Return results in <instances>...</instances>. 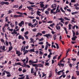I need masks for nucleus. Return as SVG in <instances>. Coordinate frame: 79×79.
I'll list each match as a JSON object with an SVG mask.
<instances>
[{"mask_svg": "<svg viewBox=\"0 0 79 79\" xmlns=\"http://www.w3.org/2000/svg\"><path fill=\"white\" fill-rule=\"evenodd\" d=\"M3 52H4L5 51H6V50H5V46H3L2 47V48Z\"/></svg>", "mask_w": 79, "mask_h": 79, "instance_id": "obj_10", "label": "nucleus"}, {"mask_svg": "<svg viewBox=\"0 0 79 79\" xmlns=\"http://www.w3.org/2000/svg\"><path fill=\"white\" fill-rule=\"evenodd\" d=\"M55 45L56 46L57 49H58V48H59V46H58V44L57 43H56Z\"/></svg>", "mask_w": 79, "mask_h": 79, "instance_id": "obj_21", "label": "nucleus"}, {"mask_svg": "<svg viewBox=\"0 0 79 79\" xmlns=\"http://www.w3.org/2000/svg\"><path fill=\"white\" fill-rule=\"evenodd\" d=\"M0 4H1V5L2 6H3V5H4V2H3V1H2V2H1L0 3Z\"/></svg>", "mask_w": 79, "mask_h": 79, "instance_id": "obj_27", "label": "nucleus"}, {"mask_svg": "<svg viewBox=\"0 0 79 79\" xmlns=\"http://www.w3.org/2000/svg\"><path fill=\"white\" fill-rule=\"evenodd\" d=\"M7 37H8V35H6V33L5 34V37L6 38V40H8V38H7Z\"/></svg>", "mask_w": 79, "mask_h": 79, "instance_id": "obj_33", "label": "nucleus"}, {"mask_svg": "<svg viewBox=\"0 0 79 79\" xmlns=\"http://www.w3.org/2000/svg\"><path fill=\"white\" fill-rule=\"evenodd\" d=\"M55 26L54 23H53L52 24L50 25V27H52V26Z\"/></svg>", "mask_w": 79, "mask_h": 79, "instance_id": "obj_37", "label": "nucleus"}, {"mask_svg": "<svg viewBox=\"0 0 79 79\" xmlns=\"http://www.w3.org/2000/svg\"><path fill=\"white\" fill-rule=\"evenodd\" d=\"M52 73H50V75L49 76V77H52Z\"/></svg>", "mask_w": 79, "mask_h": 79, "instance_id": "obj_39", "label": "nucleus"}, {"mask_svg": "<svg viewBox=\"0 0 79 79\" xmlns=\"http://www.w3.org/2000/svg\"><path fill=\"white\" fill-rule=\"evenodd\" d=\"M76 74H77V76L79 75V71H76Z\"/></svg>", "mask_w": 79, "mask_h": 79, "instance_id": "obj_34", "label": "nucleus"}, {"mask_svg": "<svg viewBox=\"0 0 79 79\" xmlns=\"http://www.w3.org/2000/svg\"><path fill=\"white\" fill-rule=\"evenodd\" d=\"M72 40L73 41H75L76 40V38L75 37H73L72 38Z\"/></svg>", "mask_w": 79, "mask_h": 79, "instance_id": "obj_25", "label": "nucleus"}, {"mask_svg": "<svg viewBox=\"0 0 79 79\" xmlns=\"http://www.w3.org/2000/svg\"><path fill=\"white\" fill-rule=\"evenodd\" d=\"M28 18H30V19H33L34 18V17L28 16Z\"/></svg>", "mask_w": 79, "mask_h": 79, "instance_id": "obj_31", "label": "nucleus"}, {"mask_svg": "<svg viewBox=\"0 0 79 79\" xmlns=\"http://www.w3.org/2000/svg\"><path fill=\"white\" fill-rule=\"evenodd\" d=\"M40 13H41L39 11H37V13L36 14L37 15H39V14H40Z\"/></svg>", "mask_w": 79, "mask_h": 79, "instance_id": "obj_41", "label": "nucleus"}, {"mask_svg": "<svg viewBox=\"0 0 79 79\" xmlns=\"http://www.w3.org/2000/svg\"><path fill=\"white\" fill-rule=\"evenodd\" d=\"M40 34V33H38L37 34V35L35 36V37H38V36Z\"/></svg>", "mask_w": 79, "mask_h": 79, "instance_id": "obj_42", "label": "nucleus"}, {"mask_svg": "<svg viewBox=\"0 0 79 79\" xmlns=\"http://www.w3.org/2000/svg\"><path fill=\"white\" fill-rule=\"evenodd\" d=\"M14 18H17V17H18V15H15L14 16Z\"/></svg>", "mask_w": 79, "mask_h": 79, "instance_id": "obj_52", "label": "nucleus"}, {"mask_svg": "<svg viewBox=\"0 0 79 79\" xmlns=\"http://www.w3.org/2000/svg\"><path fill=\"white\" fill-rule=\"evenodd\" d=\"M24 36L25 37L26 39H29V38H28V36H27V35H24Z\"/></svg>", "mask_w": 79, "mask_h": 79, "instance_id": "obj_35", "label": "nucleus"}, {"mask_svg": "<svg viewBox=\"0 0 79 79\" xmlns=\"http://www.w3.org/2000/svg\"><path fill=\"white\" fill-rule=\"evenodd\" d=\"M48 23H53V21H50L48 22Z\"/></svg>", "mask_w": 79, "mask_h": 79, "instance_id": "obj_38", "label": "nucleus"}, {"mask_svg": "<svg viewBox=\"0 0 79 79\" xmlns=\"http://www.w3.org/2000/svg\"><path fill=\"white\" fill-rule=\"evenodd\" d=\"M56 27L57 30H60V29H61V27L60 26H56Z\"/></svg>", "mask_w": 79, "mask_h": 79, "instance_id": "obj_8", "label": "nucleus"}, {"mask_svg": "<svg viewBox=\"0 0 79 79\" xmlns=\"http://www.w3.org/2000/svg\"><path fill=\"white\" fill-rule=\"evenodd\" d=\"M28 52H29V50H25V52L23 53V55H25V54H26V53H27Z\"/></svg>", "mask_w": 79, "mask_h": 79, "instance_id": "obj_15", "label": "nucleus"}, {"mask_svg": "<svg viewBox=\"0 0 79 79\" xmlns=\"http://www.w3.org/2000/svg\"><path fill=\"white\" fill-rule=\"evenodd\" d=\"M8 30L9 31H11V32H13V29H9Z\"/></svg>", "mask_w": 79, "mask_h": 79, "instance_id": "obj_49", "label": "nucleus"}, {"mask_svg": "<svg viewBox=\"0 0 79 79\" xmlns=\"http://www.w3.org/2000/svg\"><path fill=\"white\" fill-rule=\"evenodd\" d=\"M19 39H22V40H24V38L22 37V36L21 35H19L18 37Z\"/></svg>", "mask_w": 79, "mask_h": 79, "instance_id": "obj_4", "label": "nucleus"}, {"mask_svg": "<svg viewBox=\"0 0 79 79\" xmlns=\"http://www.w3.org/2000/svg\"><path fill=\"white\" fill-rule=\"evenodd\" d=\"M71 26H72L71 25V24H69V30H70V29H71Z\"/></svg>", "mask_w": 79, "mask_h": 79, "instance_id": "obj_16", "label": "nucleus"}, {"mask_svg": "<svg viewBox=\"0 0 79 79\" xmlns=\"http://www.w3.org/2000/svg\"><path fill=\"white\" fill-rule=\"evenodd\" d=\"M69 64L70 68H72V67H73V66L72 65V64Z\"/></svg>", "mask_w": 79, "mask_h": 79, "instance_id": "obj_48", "label": "nucleus"}, {"mask_svg": "<svg viewBox=\"0 0 79 79\" xmlns=\"http://www.w3.org/2000/svg\"><path fill=\"white\" fill-rule=\"evenodd\" d=\"M56 34H55L53 36V38L54 40H56Z\"/></svg>", "mask_w": 79, "mask_h": 79, "instance_id": "obj_7", "label": "nucleus"}, {"mask_svg": "<svg viewBox=\"0 0 79 79\" xmlns=\"http://www.w3.org/2000/svg\"><path fill=\"white\" fill-rule=\"evenodd\" d=\"M25 34V35H27L28 34H29V32H28V31H27L26 32H25L24 33Z\"/></svg>", "mask_w": 79, "mask_h": 79, "instance_id": "obj_28", "label": "nucleus"}, {"mask_svg": "<svg viewBox=\"0 0 79 79\" xmlns=\"http://www.w3.org/2000/svg\"><path fill=\"white\" fill-rule=\"evenodd\" d=\"M29 3H30V4H31V5H34V3L32 2H30Z\"/></svg>", "mask_w": 79, "mask_h": 79, "instance_id": "obj_54", "label": "nucleus"}, {"mask_svg": "<svg viewBox=\"0 0 79 79\" xmlns=\"http://www.w3.org/2000/svg\"><path fill=\"white\" fill-rule=\"evenodd\" d=\"M4 4H5V5H9V3L8 2H4Z\"/></svg>", "mask_w": 79, "mask_h": 79, "instance_id": "obj_30", "label": "nucleus"}, {"mask_svg": "<svg viewBox=\"0 0 79 79\" xmlns=\"http://www.w3.org/2000/svg\"><path fill=\"white\" fill-rule=\"evenodd\" d=\"M23 73H26V70H25V69H23Z\"/></svg>", "mask_w": 79, "mask_h": 79, "instance_id": "obj_60", "label": "nucleus"}, {"mask_svg": "<svg viewBox=\"0 0 79 79\" xmlns=\"http://www.w3.org/2000/svg\"><path fill=\"white\" fill-rule=\"evenodd\" d=\"M3 72H5V73H6V74H10V73L9 72L6 71V70L4 71Z\"/></svg>", "mask_w": 79, "mask_h": 79, "instance_id": "obj_14", "label": "nucleus"}, {"mask_svg": "<svg viewBox=\"0 0 79 79\" xmlns=\"http://www.w3.org/2000/svg\"><path fill=\"white\" fill-rule=\"evenodd\" d=\"M60 65L62 66V67H63V66H64V64H62L61 63H60Z\"/></svg>", "mask_w": 79, "mask_h": 79, "instance_id": "obj_58", "label": "nucleus"}, {"mask_svg": "<svg viewBox=\"0 0 79 79\" xmlns=\"http://www.w3.org/2000/svg\"><path fill=\"white\" fill-rule=\"evenodd\" d=\"M43 44L44 43L42 42L39 43V44H40V45H43Z\"/></svg>", "mask_w": 79, "mask_h": 79, "instance_id": "obj_45", "label": "nucleus"}, {"mask_svg": "<svg viewBox=\"0 0 79 79\" xmlns=\"http://www.w3.org/2000/svg\"><path fill=\"white\" fill-rule=\"evenodd\" d=\"M58 13V11H56V12H54V13H53V15H56V13Z\"/></svg>", "mask_w": 79, "mask_h": 79, "instance_id": "obj_51", "label": "nucleus"}, {"mask_svg": "<svg viewBox=\"0 0 79 79\" xmlns=\"http://www.w3.org/2000/svg\"><path fill=\"white\" fill-rule=\"evenodd\" d=\"M24 21H22L20 23H19L18 25L20 26V27H21V26H22V25H24Z\"/></svg>", "mask_w": 79, "mask_h": 79, "instance_id": "obj_1", "label": "nucleus"}, {"mask_svg": "<svg viewBox=\"0 0 79 79\" xmlns=\"http://www.w3.org/2000/svg\"><path fill=\"white\" fill-rule=\"evenodd\" d=\"M72 60H73V61H76V59L72 58Z\"/></svg>", "mask_w": 79, "mask_h": 79, "instance_id": "obj_57", "label": "nucleus"}, {"mask_svg": "<svg viewBox=\"0 0 79 79\" xmlns=\"http://www.w3.org/2000/svg\"><path fill=\"white\" fill-rule=\"evenodd\" d=\"M48 37H50V34H46V37L48 38Z\"/></svg>", "mask_w": 79, "mask_h": 79, "instance_id": "obj_26", "label": "nucleus"}, {"mask_svg": "<svg viewBox=\"0 0 79 79\" xmlns=\"http://www.w3.org/2000/svg\"><path fill=\"white\" fill-rule=\"evenodd\" d=\"M37 67H40V68H43L44 67V65L41 64H37Z\"/></svg>", "mask_w": 79, "mask_h": 79, "instance_id": "obj_5", "label": "nucleus"}, {"mask_svg": "<svg viewBox=\"0 0 79 79\" xmlns=\"http://www.w3.org/2000/svg\"><path fill=\"white\" fill-rule=\"evenodd\" d=\"M1 41L2 42V43H4V44L5 45V41L4 40H3V39H1Z\"/></svg>", "mask_w": 79, "mask_h": 79, "instance_id": "obj_13", "label": "nucleus"}, {"mask_svg": "<svg viewBox=\"0 0 79 79\" xmlns=\"http://www.w3.org/2000/svg\"><path fill=\"white\" fill-rule=\"evenodd\" d=\"M8 12H9L8 13V14H10V13H11L12 12V11H11V10H9Z\"/></svg>", "mask_w": 79, "mask_h": 79, "instance_id": "obj_53", "label": "nucleus"}, {"mask_svg": "<svg viewBox=\"0 0 79 79\" xmlns=\"http://www.w3.org/2000/svg\"><path fill=\"white\" fill-rule=\"evenodd\" d=\"M64 19L65 20H67V21H69L70 19H68L67 17H64Z\"/></svg>", "mask_w": 79, "mask_h": 79, "instance_id": "obj_17", "label": "nucleus"}, {"mask_svg": "<svg viewBox=\"0 0 79 79\" xmlns=\"http://www.w3.org/2000/svg\"><path fill=\"white\" fill-rule=\"evenodd\" d=\"M38 40H39V42H41V41H43V40H44V38H42L41 39H38Z\"/></svg>", "mask_w": 79, "mask_h": 79, "instance_id": "obj_20", "label": "nucleus"}, {"mask_svg": "<svg viewBox=\"0 0 79 79\" xmlns=\"http://www.w3.org/2000/svg\"><path fill=\"white\" fill-rule=\"evenodd\" d=\"M38 67H36L35 68V69H36V72H37V71H38V70H39L38 68H37Z\"/></svg>", "mask_w": 79, "mask_h": 79, "instance_id": "obj_50", "label": "nucleus"}, {"mask_svg": "<svg viewBox=\"0 0 79 79\" xmlns=\"http://www.w3.org/2000/svg\"><path fill=\"white\" fill-rule=\"evenodd\" d=\"M45 13L47 15H49V12H48V11H46L45 12Z\"/></svg>", "mask_w": 79, "mask_h": 79, "instance_id": "obj_24", "label": "nucleus"}, {"mask_svg": "<svg viewBox=\"0 0 79 79\" xmlns=\"http://www.w3.org/2000/svg\"><path fill=\"white\" fill-rule=\"evenodd\" d=\"M22 54V53L21 52L20 53H19V54H18V56H19L21 55Z\"/></svg>", "mask_w": 79, "mask_h": 79, "instance_id": "obj_61", "label": "nucleus"}, {"mask_svg": "<svg viewBox=\"0 0 79 79\" xmlns=\"http://www.w3.org/2000/svg\"><path fill=\"white\" fill-rule=\"evenodd\" d=\"M25 66H27V68H29L31 67L30 65L27 64L25 65L24 67H25Z\"/></svg>", "mask_w": 79, "mask_h": 79, "instance_id": "obj_29", "label": "nucleus"}, {"mask_svg": "<svg viewBox=\"0 0 79 79\" xmlns=\"http://www.w3.org/2000/svg\"><path fill=\"white\" fill-rule=\"evenodd\" d=\"M16 64L17 65H19L20 66H21V63L20 62H18V63H16Z\"/></svg>", "mask_w": 79, "mask_h": 79, "instance_id": "obj_32", "label": "nucleus"}, {"mask_svg": "<svg viewBox=\"0 0 79 79\" xmlns=\"http://www.w3.org/2000/svg\"><path fill=\"white\" fill-rule=\"evenodd\" d=\"M8 18V17L7 16L5 18V21L6 22H7L8 21H9V20L7 18Z\"/></svg>", "mask_w": 79, "mask_h": 79, "instance_id": "obj_12", "label": "nucleus"}, {"mask_svg": "<svg viewBox=\"0 0 79 79\" xmlns=\"http://www.w3.org/2000/svg\"><path fill=\"white\" fill-rule=\"evenodd\" d=\"M64 71V70L63 69L62 70H61L60 71H59L57 72V74H58V75H60V74H61V73H63V72Z\"/></svg>", "mask_w": 79, "mask_h": 79, "instance_id": "obj_3", "label": "nucleus"}, {"mask_svg": "<svg viewBox=\"0 0 79 79\" xmlns=\"http://www.w3.org/2000/svg\"><path fill=\"white\" fill-rule=\"evenodd\" d=\"M60 10L61 11H62V12L64 13H65V11L63 10V8H62V7L60 8Z\"/></svg>", "mask_w": 79, "mask_h": 79, "instance_id": "obj_23", "label": "nucleus"}, {"mask_svg": "<svg viewBox=\"0 0 79 79\" xmlns=\"http://www.w3.org/2000/svg\"><path fill=\"white\" fill-rule=\"evenodd\" d=\"M12 49H13V47L11 46L10 47H9V51H11Z\"/></svg>", "mask_w": 79, "mask_h": 79, "instance_id": "obj_22", "label": "nucleus"}, {"mask_svg": "<svg viewBox=\"0 0 79 79\" xmlns=\"http://www.w3.org/2000/svg\"><path fill=\"white\" fill-rule=\"evenodd\" d=\"M14 6H15V8H18L19 7L18 6L16 5Z\"/></svg>", "mask_w": 79, "mask_h": 79, "instance_id": "obj_62", "label": "nucleus"}, {"mask_svg": "<svg viewBox=\"0 0 79 79\" xmlns=\"http://www.w3.org/2000/svg\"><path fill=\"white\" fill-rule=\"evenodd\" d=\"M45 66H48V64H49V63H48L45 62Z\"/></svg>", "mask_w": 79, "mask_h": 79, "instance_id": "obj_46", "label": "nucleus"}, {"mask_svg": "<svg viewBox=\"0 0 79 79\" xmlns=\"http://www.w3.org/2000/svg\"><path fill=\"white\" fill-rule=\"evenodd\" d=\"M11 76V75L10 74H8L7 75V77H10Z\"/></svg>", "mask_w": 79, "mask_h": 79, "instance_id": "obj_59", "label": "nucleus"}, {"mask_svg": "<svg viewBox=\"0 0 79 79\" xmlns=\"http://www.w3.org/2000/svg\"><path fill=\"white\" fill-rule=\"evenodd\" d=\"M20 79H24V76H23V77H20Z\"/></svg>", "mask_w": 79, "mask_h": 79, "instance_id": "obj_64", "label": "nucleus"}, {"mask_svg": "<svg viewBox=\"0 0 79 79\" xmlns=\"http://www.w3.org/2000/svg\"><path fill=\"white\" fill-rule=\"evenodd\" d=\"M53 47L54 48H56V46H55V45H52V48H53Z\"/></svg>", "mask_w": 79, "mask_h": 79, "instance_id": "obj_55", "label": "nucleus"}, {"mask_svg": "<svg viewBox=\"0 0 79 79\" xmlns=\"http://www.w3.org/2000/svg\"><path fill=\"white\" fill-rule=\"evenodd\" d=\"M32 23H28V26H32Z\"/></svg>", "mask_w": 79, "mask_h": 79, "instance_id": "obj_56", "label": "nucleus"}, {"mask_svg": "<svg viewBox=\"0 0 79 79\" xmlns=\"http://www.w3.org/2000/svg\"><path fill=\"white\" fill-rule=\"evenodd\" d=\"M27 8L29 10H33V8H32L31 6H27Z\"/></svg>", "mask_w": 79, "mask_h": 79, "instance_id": "obj_9", "label": "nucleus"}, {"mask_svg": "<svg viewBox=\"0 0 79 79\" xmlns=\"http://www.w3.org/2000/svg\"><path fill=\"white\" fill-rule=\"evenodd\" d=\"M78 48V52H77V55L78 56H79V46H78L77 47Z\"/></svg>", "mask_w": 79, "mask_h": 79, "instance_id": "obj_47", "label": "nucleus"}, {"mask_svg": "<svg viewBox=\"0 0 79 79\" xmlns=\"http://www.w3.org/2000/svg\"><path fill=\"white\" fill-rule=\"evenodd\" d=\"M40 5L41 7V8H43L44 7V5L43 4H44V2H40Z\"/></svg>", "mask_w": 79, "mask_h": 79, "instance_id": "obj_2", "label": "nucleus"}, {"mask_svg": "<svg viewBox=\"0 0 79 79\" xmlns=\"http://www.w3.org/2000/svg\"><path fill=\"white\" fill-rule=\"evenodd\" d=\"M48 48V46L47 45H46V47H45V50H47Z\"/></svg>", "mask_w": 79, "mask_h": 79, "instance_id": "obj_36", "label": "nucleus"}, {"mask_svg": "<svg viewBox=\"0 0 79 79\" xmlns=\"http://www.w3.org/2000/svg\"><path fill=\"white\" fill-rule=\"evenodd\" d=\"M75 68H77V70H78V69H79V67H78V65H77Z\"/></svg>", "mask_w": 79, "mask_h": 79, "instance_id": "obj_63", "label": "nucleus"}, {"mask_svg": "<svg viewBox=\"0 0 79 79\" xmlns=\"http://www.w3.org/2000/svg\"><path fill=\"white\" fill-rule=\"evenodd\" d=\"M37 62H35V61H31V64H34V63H37Z\"/></svg>", "mask_w": 79, "mask_h": 79, "instance_id": "obj_40", "label": "nucleus"}, {"mask_svg": "<svg viewBox=\"0 0 79 79\" xmlns=\"http://www.w3.org/2000/svg\"><path fill=\"white\" fill-rule=\"evenodd\" d=\"M32 66H33L34 67H37V64H32Z\"/></svg>", "mask_w": 79, "mask_h": 79, "instance_id": "obj_11", "label": "nucleus"}, {"mask_svg": "<svg viewBox=\"0 0 79 79\" xmlns=\"http://www.w3.org/2000/svg\"><path fill=\"white\" fill-rule=\"evenodd\" d=\"M6 46L8 45V42H7L6 41Z\"/></svg>", "mask_w": 79, "mask_h": 79, "instance_id": "obj_44", "label": "nucleus"}, {"mask_svg": "<svg viewBox=\"0 0 79 79\" xmlns=\"http://www.w3.org/2000/svg\"><path fill=\"white\" fill-rule=\"evenodd\" d=\"M16 31H15V30H14L13 31V32L14 33V34H17V32Z\"/></svg>", "mask_w": 79, "mask_h": 79, "instance_id": "obj_43", "label": "nucleus"}, {"mask_svg": "<svg viewBox=\"0 0 79 79\" xmlns=\"http://www.w3.org/2000/svg\"><path fill=\"white\" fill-rule=\"evenodd\" d=\"M77 13H78V12H75L72 13V15H75V14H77Z\"/></svg>", "mask_w": 79, "mask_h": 79, "instance_id": "obj_19", "label": "nucleus"}, {"mask_svg": "<svg viewBox=\"0 0 79 79\" xmlns=\"http://www.w3.org/2000/svg\"><path fill=\"white\" fill-rule=\"evenodd\" d=\"M29 52H30V53H32V52H35V51L34 50V49L33 48L32 49H30Z\"/></svg>", "mask_w": 79, "mask_h": 79, "instance_id": "obj_6", "label": "nucleus"}, {"mask_svg": "<svg viewBox=\"0 0 79 79\" xmlns=\"http://www.w3.org/2000/svg\"><path fill=\"white\" fill-rule=\"evenodd\" d=\"M34 69H33V68H31V74H33L34 73Z\"/></svg>", "mask_w": 79, "mask_h": 79, "instance_id": "obj_18", "label": "nucleus"}]
</instances>
